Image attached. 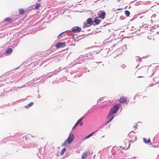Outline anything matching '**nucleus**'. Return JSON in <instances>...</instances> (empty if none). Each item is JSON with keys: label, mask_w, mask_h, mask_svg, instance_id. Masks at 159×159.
Masks as SVG:
<instances>
[{"label": "nucleus", "mask_w": 159, "mask_h": 159, "mask_svg": "<svg viewBox=\"0 0 159 159\" xmlns=\"http://www.w3.org/2000/svg\"><path fill=\"white\" fill-rule=\"evenodd\" d=\"M136 61H139V62H140L141 61V58L139 57H136Z\"/></svg>", "instance_id": "29"}, {"label": "nucleus", "mask_w": 159, "mask_h": 159, "mask_svg": "<svg viewBox=\"0 0 159 159\" xmlns=\"http://www.w3.org/2000/svg\"><path fill=\"white\" fill-rule=\"evenodd\" d=\"M114 118V116H112L111 117H109L108 118V117H107V119H109V120L106 123V124L107 125V124H108Z\"/></svg>", "instance_id": "23"}, {"label": "nucleus", "mask_w": 159, "mask_h": 159, "mask_svg": "<svg viewBox=\"0 0 159 159\" xmlns=\"http://www.w3.org/2000/svg\"><path fill=\"white\" fill-rule=\"evenodd\" d=\"M84 118V116L80 118L77 121L76 123H77L78 124H79L80 122L83 119V118Z\"/></svg>", "instance_id": "32"}, {"label": "nucleus", "mask_w": 159, "mask_h": 159, "mask_svg": "<svg viewBox=\"0 0 159 159\" xmlns=\"http://www.w3.org/2000/svg\"><path fill=\"white\" fill-rule=\"evenodd\" d=\"M103 100V98H100L98 101V102H99Z\"/></svg>", "instance_id": "35"}, {"label": "nucleus", "mask_w": 159, "mask_h": 159, "mask_svg": "<svg viewBox=\"0 0 159 159\" xmlns=\"http://www.w3.org/2000/svg\"><path fill=\"white\" fill-rule=\"evenodd\" d=\"M91 55V54L89 53V54H87L85 55H82L80 56L77 59L74 61L70 64V66H73L76 65L77 64L81 63V62H80L82 61L83 60L90 58V57L89 56Z\"/></svg>", "instance_id": "1"}, {"label": "nucleus", "mask_w": 159, "mask_h": 159, "mask_svg": "<svg viewBox=\"0 0 159 159\" xmlns=\"http://www.w3.org/2000/svg\"><path fill=\"white\" fill-rule=\"evenodd\" d=\"M159 137V135H155V137L153 139V141L155 143H157H157L159 145V139L157 141V139Z\"/></svg>", "instance_id": "16"}, {"label": "nucleus", "mask_w": 159, "mask_h": 159, "mask_svg": "<svg viewBox=\"0 0 159 159\" xmlns=\"http://www.w3.org/2000/svg\"><path fill=\"white\" fill-rule=\"evenodd\" d=\"M153 15V16H153V17H154V16H155V15Z\"/></svg>", "instance_id": "47"}, {"label": "nucleus", "mask_w": 159, "mask_h": 159, "mask_svg": "<svg viewBox=\"0 0 159 159\" xmlns=\"http://www.w3.org/2000/svg\"><path fill=\"white\" fill-rule=\"evenodd\" d=\"M125 14L127 16H129L130 13L129 11L128 10H126L125 11Z\"/></svg>", "instance_id": "28"}, {"label": "nucleus", "mask_w": 159, "mask_h": 159, "mask_svg": "<svg viewBox=\"0 0 159 159\" xmlns=\"http://www.w3.org/2000/svg\"><path fill=\"white\" fill-rule=\"evenodd\" d=\"M110 50V49L109 48L103 49L101 50L100 52L103 56L105 57L108 55L109 52Z\"/></svg>", "instance_id": "5"}, {"label": "nucleus", "mask_w": 159, "mask_h": 159, "mask_svg": "<svg viewBox=\"0 0 159 159\" xmlns=\"http://www.w3.org/2000/svg\"><path fill=\"white\" fill-rule=\"evenodd\" d=\"M80 71V70L77 71V70H74L73 71H72V72H71L70 73V74L71 75H72L76 73L77 72Z\"/></svg>", "instance_id": "30"}, {"label": "nucleus", "mask_w": 159, "mask_h": 159, "mask_svg": "<svg viewBox=\"0 0 159 159\" xmlns=\"http://www.w3.org/2000/svg\"><path fill=\"white\" fill-rule=\"evenodd\" d=\"M143 142L145 143H148L151 142L150 140L149 139L147 140L146 138H143Z\"/></svg>", "instance_id": "22"}, {"label": "nucleus", "mask_w": 159, "mask_h": 159, "mask_svg": "<svg viewBox=\"0 0 159 159\" xmlns=\"http://www.w3.org/2000/svg\"><path fill=\"white\" fill-rule=\"evenodd\" d=\"M101 62H99L98 63H100Z\"/></svg>", "instance_id": "50"}, {"label": "nucleus", "mask_w": 159, "mask_h": 159, "mask_svg": "<svg viewBox=\"0 0 159 159\" xmlns=\"http://www.w3.org/2000/svg\"><path fill=\"white\" fill-rule=\"evenodd\" d=\"M19 13L20 15H22L24 13V10L23 9H19Z\"/></svg>", "instance_id": "26"}, {"label": "nucleus", "mask_w": 159, "mask_h": 159, "mask_svg": "<svg viewBox=\"0 0 159 159\" xmlns=\"http://www.w3.org/2000/svg\"><path fill=\"white\" fill-rule=\"evenodd\" d=\"M74 137L73 134L70 133L67 139L62 144V146L66 145L67 143H71L74 140Z\"/></svg>", "instance_id": "3"}, {"label": "nucleus", "mask_w": 159, "mask_h": 159, "mask_svg": "<svg viewBox=\"0 0 159 159\" xmlns=\"http://www.w3.org/2000/svg\"><path fill=\"white\" fill-rule=\"evenodd\" d=\"M80 124V126H82V125H83V123H82V122H81H81H80V124Z\"/></svg>", "instance_id": "36"}, {"label": "nucleus", "mask_w": 159, "mask_h": 159, "mask_svg": "<svg viewBox=\"0 0 159 159\" xmlns=\"http://www.w3.org/2000/svg\"><path fill=\"white\" fill-rule=\"evenodd\" d=\"M13 20L12 18H7L5 19L4 21H8L9 22H11L13 21Z\"/></svg>", "instance_id": "20"}, {"label": "nucleus", "mask_w": 159, "mask_h": 159, "mask_svg": "<svg viewBox=\"0 0 159 159\" xmlns=\"http://www.w3.org/2000/svg\"><path fill=\"white\" fill-rule=\"evenodd\" d=\"M87 22L88 23V24H89V25H95V24L93 23V21H92V19L91 18H89L87 19Z\"/></svg>", "instance_id": "15"}, {"label": "nucleus", "mask_w": 159, "mask_h": 159, "mask_svg": "<svg viewBox=\"0 0 159 159\" xmlns=\"http://www.w3.org/2000/svg\"><path fill=\"white\" fill-rule=\"evenodd\" d=\"M128 144H129V146H128V148H129V146H130V143H128Z\"/></svg>", "instance_id": "42"}, {"label": "nucleus", "mask_w": 159, "mask_h": 159, "mask_svg": "<svg viewBox=\"0 0 159 159\" xmlns=\"http://www.w3.org/2000/svg\"><path fill=\"white\" fill-rule=\"evenodd\" d=\"M91 109L89 110L88 111V114H89V113H90L91 112H90V110Z\"/></svg>", "instance_id": "37"}, {"label": "nucleus", "mask_w": 159, "mask_h": 159, "mask_svg": "<svg viewBox=\"0 0 159 159\" xmlns=\"http://www.w3.org/2000/svg\"><path fill=\"white\" fill-rule=\"evenodd\" d=\"M33 104L34 103L33 102H31L28 104L27 105L25 106V107L26 108H29L30 107L32 106Z\"/></svg>", "instance_id": "21"}, {"label": "nucleus", "mask_w": 159, "mask_h": 159, "mask_svg": "<svg viewBox=\"0 0 159 159\" xmlns=\"http://www.w3.org/2000/svg\"><path fill=\"white\" fill-rule=\"evenodd\" d=\"M82 75L81 73H80L79 75H76L74 76V77L77 78V77H79Z\"/></svg>", "instance_id": "33"}, {"label": "nucleus", "mask_w": 159, "mask_h": 159, "mask_svg": "<svg viewBox=\"0 0 159 159\" xmlns=\"http://www.w3.org/2000/svg\"><path fill=\"white\" fill-rule=\"evenodd\" d=\"M101 21V20H100L99 19H98L97 17H96L95 20L93 21V23H94L95 24V25H98L99 24L100 22Z\"/></svg>", "instance_id": "17"}, {"label": "nucleus", "mask_w": 159, "mask_h": 159, "mask_svg": "<svg viewBox=\"0 0 159 159\" xmlns=\"http://www.w3.org/2000/svg\"><path fill=\"white\" fill-rule=\"evenodd\" d=\"M88 154L86 152H84L82 154L81 158L82 159H85L87 158Z\"/></svg>", "instance_id": "18"}, {"label": "nucleus", "mask_w": 159, "mask_h": 159, "mask_svg": "<svg viewBox=\"0 0 159 159\" xmlns=\"http://www.w3.org/2000/svg\"><path fill=\"white\" fill-rule=\"evenodd\" d=\"M120 107V105L119 104H117L114 105L113 107L111 108L108 115V118L110 117H111L113 114L117 112V111L119 109Z\"/></svg>", "instance_id": "2"}, {"label": "nucleus", "mask_w": 159, "mask_h": 159, "mask_svg": "<svg viewBox=\"0 0 159 159\" xmlns=\"http://www.w3.org/2000/svg\"><path fill=\"white\" fill-rule=\"evenodd\" d=\"M65 33H66V34H67L68 35H69V33H68V31L63 32H62L61 33H60V34H59V35L58 36V39H61L62 37V36L64 34H65Z\"/></svg>", "instance_id": "14"}, {"label": "nucleus", "mask_w": 159, "mask_h": 159, "mask_svg": "<svg viewBox=\"0 0 159 159\" xmlns=\"http://www.w3.org/2000/svg\"><path fill=\"white\" fill-rule=\"evenodd\" d=\"M96 131H94V132H93L92 133H91L89 135H88L87 136H86L84 138L85 139H87L89 138L90 137L92 136L95 133H96Z\"/></svg>", "instance_id": "19"}, {"label": "nucleus", "mask_w": 159, "mask_h": 159, "mask_svg": "<svg viewBox=\"0 0 159 159\" xmlns=\"http://www.w3.org/2000/svg\"><path fill=\"white\" fill-rule=\"evenodd\" d=\"M121 67L122 69H125L126 67V66L125 65H123L121 66Z\"/></svg>", "instance_id": "34"}, {"label": "nucleus", "mask_w": 159, "mask_h": 159, "mask_svg": "<svg viewBox=\"0 0 159 159\" xmlns=\"http://www.w3.org/2000/svg\"><path fill=\"white\" fill-rule=\"evenodd\" d=\"M106 16V13L105 12H101L98 16V18L103 19H104L105 16Z\"/></svg>", "instance_id": "12"}, {"label": "nucleus", "mask_w": 159, "mask_h": 159, "mask_svg": "<svg viewBox=\"0 0 159 159\" xmlns=\"http://www.w3.org/2000/svg\"><path fill=\"white\" fill-rule=\"evenodd\" d=\"M66 151V148H63L60 152V155L61 156L62 155L64 154Z\"/></svg>", "instance_id": "27"}, {"label": "nucleus", "mask_w": 159, "mask_h": 159, "mask_svg": "<svg viewBox=\"0 0 159 159\" xmlns=\"http://www.w3.org/2000/svg\"><path fill=\"white\" fill-rule=\"evenodd\" d=\"M7 77L8 78V80H10V81L9 82H12L14 81L13 80V77H12L11 75H9Z\"/></svg>", "instance_id": "24"}, {"label": "nucleus", "mask_w": 159, "mask_h": 159, "mask_svg": "<svg viewBox=\"0 0 159 159\" xmlns=\"http://www.w3.org/2000/svg\"><path fill=\"white\" fill-rule=\"evenodd\" d=\"M136 125H135V126H134V127H135L136 128V127H137Z\"/></svg>", "instance_id": "44"}, {"label": "nucleus", "mask_w": 159, "mask_h": 159, "mask_svg": "<svg viewBox=\"0 0 159 159\" xmlns=\"http://www.w3.org/2000/svg\"><path fill=\"white\" fill-rule=\"evenodd\" d=\"M153 15V16H153V17H154V16H155V15Z\"/></svg>", "instance_id": "48"}, {"label": "nucleus", "mask_w": 159, "mask_h": 159, "mask_svg": "<svg viewBox=\"0 0 159 159\" xmlns=\"http://www.w3.org/2000/svg\"><path fill=\"white\" fill-rule=\"evenodd\" d=\"M77 126V125H76L75 124V125H74V127H73V129L75 128V127H76V126Z\"/></svg>", "instance_id": "40"}, {"label": "nucleus", "mask_w": 159, "mask_h": 159, "mask_svg": "<svg viewBox=\"0 0 159 159\" xmlns=\"http://www.w3.org/2000/svg\"><path fill=\"white\" fill-rule=\"evenodd\" d=\"M19 41V39H16L13 41H11L10 42L11 46L12 48L16 47Z\"/></svg>", "instance_id": "7"}, {"label": "nucleus", "mask_w": 159, "mask_h": 159, "mask_svg": "<svg viewBox=\"0 0 159 159\" xmlns=\"http://www.w3.org/2000/svg\"><path fill=\"white\" fill-rule=\"evenodd\" d=\"M119 102L120 103H127L126 98H122L120 99Z\"/></svg>", "instance_id": "11"}, {"label": "nucleus", "mask_w": 159, "mask_h": 159, "mask_svg": "<svg viewBox=\"0 0 159 159\" xmlns=\"http://www.w3.org/2000/svg\"><path fill=\"white\" fill-rule=\"evenodd\" d=\"M41 0H38V2H40Z\"/></svg>", "instance_id": "45"}, {"label": "nucleus", "mask_w": 159, "mask_h": 159, "mask_svg": "<svg viewBox=\"0 0 159 159\" xmlns=\"http://www.w3.org/2000/svg\"><path fill=\"white\" fill-rule=\"evenodd\" d=\"M90 25L88 24L87 22H84L83 24V27L84 28L86 27H88Z\"/></svg>", "instance_id": "25"}, {"label": "nucleus", "mask_w": 159, "mask_h": 159, "mask_svg": "<svg viewBox=\"0 0 159 159\" xmlns=\"http://www.w3.org/2000/svg\"><path fill=\"white\" fill-rule=\"evenodd\" d=\"M39 152H40V149H39Z\"/></svg>", "instance_id": "46"}, {"label": "nucleus", "mask_w": 159, "mask_h": 159, "mask_svg": "<svg viewBox=\"0 0 159 159\" xmlns=\"http://www.w3.org/2000/svg\"><path fill=\"white\" fill-rule=\"evenodd\" d=\"M65 45V43L59 42L56 44V47L57 48H59L61 47H63Z\"/></svg>", "instance_id": "9"}, {"label": "nucleus", "mask_w": 159, "mask_h": 159, "mask_svg": "<svg viewBox=\"0 0 159 159\" xmlns=\"http://www.w3.org/2000/svg\"><path fill=\"white\" fill-rule=\"evenodd\" d=\"M153 15V16H153V17H154V16H155V15Z\"/></svg>", "instance_id": "49"}, {"label": "nucleus", "mask_w": 159, "mask_h": 159, "mask_svg": "<svg viewBox=\"0 0 159 159\" xmlns=\"http://www.w3.org/2000/svg\"><path fill=\"white\" fill-rule=\"evenodd\" d=\"M134 132L133 131H131L128 134V136H129V139L131 140L129 141V142H131L134 143L135 141L137 140L136 137L134 134Z\"/></svg>", "instance_id": "4"}, {"label": "nucleus", "mask_w": 159, "mask_h": 159, "mask_svg": "<svg viewBox=\"0 0 159 159\" xmlns=\"http://www.w3.org/2000/svg\"><path fill=\"white\" fill-rule=\"evenodd\" d=\"M127 49V46L126 44L123 45L121 48H120L119 49H117L116 51V52H120L119 54L121 53H122V52L125 51Z\"/></svg>", "instance_id": "8"}, {"label": "nucleus", "mask_w": 159, "mask_h": 159, "mask_svg": "<svg viewBox=\"0 0 159 159\" xmlns=\"http://www.w3.org/2000/svg\"><path fill=\"white\" fill-rule=\"evenodd\" d=\"M12 49L10 48H7L5 52V54L7 55H9L12 52Z\"/></svg>", "instance_id": "13"}, {"label": "nucleus", "mask_w": 159, "mask_h": 159, "mask_svg": "<svg viewBox=\"0 0 159 159\" xmlns=\"http://www.w3.org/2000/svg\"><path fill=\"white\" fill-rule=\"evenodd\" d=\"M75 124L77 126L79 124H78L77 123H76Z\"/></svg>", "instance_id": "43"}, {"label": "nucleus", "mask_w": 159, "mask_h": 159, "mask_svg": "<svg viewBox=\"0 0 159 159\" xmlns=\"http://www.w3.org/2000/svg\"><path fill=\"white\" fill-rule=\"evenodd\" d=\"M81 30V29L80 27L75 26L73 27L71 29V31L69 30L68 33H70L71 31L73 33H77L80 32Z\"/></svg>", "instance_id": "6"}, {"label": "nucleus", "mask_w": 159, "mask_h": 159, "mask_svg": "<svg viewBox=\"0 0 159 159\" xmlns=\"http://www.w3.org/2000/svg\"><path fill=\"white\" fill-rule=\"evenodd\" d=\"M61 70V69L60 67L57 70H55L54 71L52 72H51V73H52V74H51L50 76H49L48 77H51L52 75H56Z\"/></svg>", "instance_id": "10"}, {"label": "nucleus", "mask_w": 159, "mask_h": 159, "mask_svg": "<svg viewBox=\"0 0 159 159\" xmlns=\"http://www.w3.org/2000/svg\"><path fill=\"white\" fill-rule=\"evenodd\" d=\"M77 126V125H76L75 124V125H74V127H73V129L75 128V127H76V126Z\"/></svg>", "instance_id": "39"}, {"label": "nucleus", "mask_w": 159, "mask_h": 159, "mask_svg": "<svg viewBox=\"0 0 159 159\" xmlns=\"http://www.w3.org/2000/svg\"><path fill=\"white\" fill-rule=\"evenodd\" d=\"M40 3H36V5L34 8V9H38L40 6Z\"/></svg>", "instance_id": "31"}, {"label": "nucleus", "mask_w": 159, "mask_h": 159, "mask_svg": "<svg viewBox=\"0 0 159 159\" xmlns=\"http://www.w3.org/2000/svg\"><path fill=\"white\" fill-rule=\"evenodd\" d=\"M156 159H159V155H158L157 157L156 158Z\"/></svg>", "instance_id": "41"}, {"label": "nucleus", "mask_w": 159, "mask_h": 159, "mask_svg": "<svg viewBox=\"0 0 159 159\" xmlns=\"http://www.w3.org/2000/svg\"><path fill=\"white\" fill-rule=\"evenodd\" d=\"M37 98H40V95L39 94L37 97Z\"/></svg>", "instance_id": "38"}]
</instances>
